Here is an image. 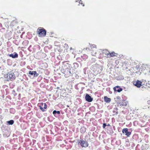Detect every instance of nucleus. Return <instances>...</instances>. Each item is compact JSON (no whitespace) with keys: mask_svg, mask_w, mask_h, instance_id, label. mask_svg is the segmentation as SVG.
<instances>
[{"mask_svg":"<svg viewBox=\"0 0 150 150\" xmlns=\"http://www.w3.org/2000/svg\"><path fill=\"white\" fill-rule=\"evenodd\" d=\"M66 67L61 69V71L64 74L65 77L71 76L73 73L72 68L70 64H67Z\"/></svg>","mask_w":150,"mask_h":150,"instance_id":"1","label":"nucleus"},{"mask_svg":"<svg viewBox=\"0 0 150 150\" xmlns=\"http://www.w3.org/2000/svg\"><path fill=\"white\" fill-rule=\"evenodd\" d=\"M142 81L137 80L134 82L133 84L137 87L139 88L142 86Z\"/></svg>","mask_w":150,"mask_h":150,"instance_id":"5","label":"nucleus"},{"mask_svg":"<svg viewBox=\"0 0 150 150\" xmlns=\"http://www.w3.org/2000/svg\"><path fill=\"white\" fill-rule=\"evenodd\" d=\"M107 125H108V126H109V125H109V124H108Z\"/></svg>","mask_w":150,"mask_h":150,"instance_id":"36","label":"nucleus"},{"mask_svg":"<svg viewBox=\"0 0 150 150\" xmlns=\"http://www.w3.org/2000/svg\"><path fill=\"white\" fill-rule=\"evenodd\" d=\"M53 113L54 115H55L56 114H59L60 112L59 111H57L56 110H54L53 112Z\"/></svg>","mask_w":150,"mask_h":150,"instance_id":"18","label":"nucleus"},{"mask_svg":"<svg viewBox=\"0 0 150 150\" xmlns=\"http://www.w3.org/2000/svg\"><path fill=\"white\" fill-rule=\"evenodd\" d=\"M92 69L96 74L99 73L102 71V68L100 65L96 64L92 66Z\"/></svg>","mask_w":150,"mask_h":150,"instance_id":"2","label":"nucleus"},{"mask_svg":"<svg viewBox=\"0 0 150 150\" xmlns=\"http://www.w3.org/2000/svg\"><path fill=\"white\" fill-rule=\"evenodd\" d=\"M149 72H150V70L149 71Z\"/></svg>","mask_w":150,"mask_h":150,"instance_id":"37","label":"nucleus"},{"mask_svg":"<svg viewBox=\"0 0 150 150\" xmlns=\"http://www.w3.org/2000/svg\"><path fill=\"white\" fill-rule=\"evenodd\" d=\"M13 92H15V91H14V90H13Z\"/></svg>","mask_w":150,"mask_h":150,"instance_id":"40","label":"nucleus"},{"mask_svg":"<svg viewBox=\"0 0 150 150\" xmlns=\"http://www.w3.org/2000/svg\"><path fill=\"white\" fill-rule=\"evenodd\" d=\"M104 100L105 102L106 103H109L111 101V99L108 98L107 96H105L104 98Z\"/></svg>","mask_w":150,"mask_h":150,"instance_id":"14","label":"nucleus"},{"mask_svg":"<svg viewBox=\"0 0 150 150\" xmlns=\"http://www.w3.org/2000/svg\"><path fill=\"white\" fill-rule=\"evenodd\" d=\"M38 106L40 107V109L42 111L44 112L45 111V109L44 108H43L42 107H41V105H40V104H38Z\"/></svg>","mask_w":150,"mask_h":150,"instance_id":"21","label":"nucleus"},{"mask_svg":"<svg viewBox=\"0 0 150 150\" xmlns=\"http://www.w3.org/2000/svg\"><path fill=\"white\" fill-rule=\"evenodd\" d=\"M85 99L88 102H91L93 100V98L88 94H86V95Z\"/></svg>","mask_w":150,"mask_h":150,"instance_id":"7","label":"nucleus"},{"mask_svg":"<svg viewBox=\"0 0 150 150\" xmlns=\"http://www.w3.org/2000/svg\"><path fill=\"white\" fill-rule=\"evenodd\" d=\"M96 52H95L94 53V52H92L91 53L92 55H93V56L95 55L96 54Z\"/></svg>","mask_w":150,"mask_h":150,"instance_id":"27","label":"nucleus"},{"mask_svg":"<svg viewBox=\"0 0 150 150\" xmlns=\"http://www.w3.org/2000/svg\"><path fill=\"white\" fill-rule=\"evenodd\" d=\"M79 4H83V3H82V1L81 0H80V1L79 2Z\"/></svg>","mask_w":150,"mask_h":150,"instance_id":"30","label":"nucleus"},{"mask_svg":"<svg viewBox=\"0 0 150 150\" xmlns=\"http://www.w3.org/2000/svg\"><path fill=\"white\" fill-rule=\"evenodd\" d=\"M96 46L95 45H91V49L94 48H95L96 49Z\"/></svg>","mask_w":150,"mask_h":150,"instance_id":"22","label":"nucleus"},{"mask_svg":"<svg viewBox=\"0 0 150 150\" xmlns=\"http://www.w3.org/2000/svg\"><path fill=\"white\" fill-rule=\"evenodd\" d=\"M115 54L114 52H112L111 53H110L109 54V55L108 56V57H111L115 56Z\"/></svg>","mask_w":150,"mask_h":150,"instance_id":"17","label":"nucleus"},{"mask_svg":"<svg viewBox=\"0 0 150 150\" xmlns=\"http://www.w3.org/2000/svg\"><path fill=\"white\" fill-rule=\"evenodd\" d=\"M18 57V54L16 52H14L13 54H10V57H11L13 58H17Z\"/></svg>","mask_w":150,"mask_h":150,"instance_id":"12","label":"nucleus"},{"mask_svg":"<svg viewBox=\"0 0 150 150\" xmlns=\"http://www.w3.org/2000/svg\"><path fill=\"white\" fill-rule=\"evenodd\" d=\"M47 108V104L45 103H44V105L43 106V108L44 109H46Z\"/></svg>","mask_w":150,"mask_h":150,"instance_id":"23","label":"nucleus"},{"mask_svg":"<svg viewBox=\"0 0 150 150\" xmlns=\"http://www.w3.org/2000/svg\"><path fill=\"white\" fill-rule=\"evenodd\" d=\"M113 89L115 91H117L118 92H120L122 90V88H120L119 86H117L114 87Z\"/></svg>","mask_w":150,"mask_h":150,"instance_id":"8","label":"nucleus"},{"mask_svg":"<svg viewBox=\"0 0 150 150\" xmlns=\"http://www.w3.org/2000/svg\"><path fill=\"white\" fill-rule=\"evenodd\" d=\"M79 143H80L81 146L82 147H87L88 145L87 142L84 141L83 140H80V142L78 143V144Z\"/></svg>","mask_w":150,"mask_h":150,"instance_id":"4","label":"nucleus"},{"mask_svg":"<svg viewBox=\"0 0 150 150\" xmlns=\"http://www.w3.org/2000/svg\"><path fill=\"white\" fill-rule=\"evenodd\" d=\"M117 99H119L120 98V97L119 96H117Z\"/></svg>","mask_w":150,"mask_h":150,"instance_id":"31","label":"nucleus"},{"mask_svg":"<svg viewBox=\"0 0 150 150\" xmlns=\"http://www.w3.org/2000/svg\"><path fill=\"white\" fill-rule=\"evenodd\" d=\"M118 102L120 105H127V103L123 100H119Z\"/></svg>","mask_w":150,"mask_h":150,"instance_id":"10","label":"nucleus"},{"mask_svg":"<svg viewBox=\"0 0 150 150\" xmlns=\"http://www.w3.org/2000/svg\"><path fill=\"white\" fill-rule=\"evenodd\" d=\"M16 24V22L15 21H13L11 23V26H13L14 25H15Z\"/></svg>","mask_w":150,"mask_h":150,"instance_id":"20","label":"nucleus"},{"mask_svg":"<svg viewBox=\"0 0 150 150\" xmlns=\"http://www.w3.org/2000/svg\"><path fill=\"white\" fill-rule=\"evenodd\" d=\"M96 61V58H92L91 59V62H95V61Z\"/></svg>","mask_w":150,"mask_h":150,"instance_id":"25","label":"nucleus"},{"mask_svg":"<svg viewBox=\"0 0 150 150\" xmlns=\"http://www.w3.org/2000/svg\"><path fill=\"white\" fill-rule=\"evenodd\" d=\"M38 32L39 36L41 37L45 36L46 33V30L43 28L38 30Z\"/></svg>","mask_w":150,"mask_h":150,"instance_id":"3","label":"nucleus"},{"mask_svg":"<svg viewBox=\"0 0 150 150\" xmlns=\"http://www.w3.org/2000/svg\"><path fill=\"white\" fill-rule=\"evenodd\" d=\"M149 83L150 84V83Z\"/></svg>","mask_w":150,"mask_h":150,"instance_id":"41","label":"nucleus"},{"mask_svg":"<svg viewBox=\"0 0 150 150\" xmlns=\"http://www.w3.org/2000/svg\"><path fill=\"white\" fill-rule=\"evenodd\" d=\"M144 88V86H142V88Z\"/></svg>","mask_w":150,"mask_h":150,"instance_id":"35","label":"nucleus"},{"mask_svg":"<svg viewBox=\"0 0 150 150\" xmlns=\"http://www.w3.org/2000/svg\"><path fill=\"white\" fill-rule=\"evenodd\" d=\"M118 109L117 108H115L114 109V110L113 111V113H114V115H117L118 114L117 112Z\"/></svg>","mask_w":150,"mask_h":150,"instance_id":"16","label":"nucleus"},{"mask_svg":"<svg viewBox=\"0 0 150 150\" xmlns=\"http://www.w3.org/2000/svg\"><path fill=\"white\" fill-rule=\"evenodd\" d=\"M128 129L127 128H124L122 130V132L123 133H125V135L127 137H129V136L131 134V132H128Z\"/></svg>","mask_w":150,"mask_h":150,"instance_id":"6","label":"nucleus"},{"mask_svg":"<svg viewBox=\"0 0 150 150\" xmlns=\"http://www.w3.org/2000/svg\"><path fill=\"white\" fill-rule=\"evenodd\" d=\"M13 92H15V91H14V90H13Z\"/></svg>","mask_w":150,"mask_h":150,"instance_id":"39","label":"nucleus"},{"mask_svg":"<svg viewBox=\"0 0 150 150\" xmlns=\"http://www.w3.org/2000/svg\"><path fill=\"white\" fill-rule=\"evenodd\" d=\"M85 57H86V58H87L88 57V56L87 55H86Z\"/></svg>","mask_w":150,"mask_h":150,"instance_id":"34","label":"nucleus"},{"mask_svg":"<svg viewBox=\"0 0 150 150\" xmlns=\"http://www.w3.org/2000/svg\"><path fill=\"white\" fill-rule=\"evenodd\" d=\"M72 50V47H70V50Z\"/></svg>","mask_w":150,"mask_h":150,"instance_id":"33","label":"nucleus"},{"mask_svg":"<svg viewBox=\"0 0 150 150\" xmlns=\"http://www.w3.org/2000/svg\"><path fill=\"white\" fill-rule=\"evenodd\" d=\"M106 126H107V125H106V123H104L103 124V128H105Z\"/></svg>","mask_w":150,"mask_h":150,"instance_id":"26","label":"nucleus"},{"mask_svg":"<svg viewBox=\"0 0 150 150\" xmlns=\"http://www.w3.org/2000/svg\"><path fill=\"white\" fill-rule=\"evenodd\" d=\"M150 67V66L147 64H143L142 66V67L143 68V69L145 70V69H146L147 68H149Z\"/></svg>","mask_w":150,"mask_h":150,"instance_id":"15","label":"nucleus"},{"mask_svg":"<svg viewBox=\"0 0 150 150\" xmlns=\"http://www.w3.org/2000/svg\"><path fill=\"white\" fill-rule=\"evenodd\" d=\"M29 74H30L32 75H33L34 76L37 77L39 75L35 71H29L28 73Z\"/></svg>","mask_w":150,"mask_h":150,"instance_id":"9","label":"nucleus"},{"mask_svg":"<svg viewBox=\"0 0 150 150\" xmlns=\"http://www.w3.org/2000/svg\"><path fill=\"white\" fill-rule=\"evenodd\" d=\"M40 105H41V107H42V108L43 107L44 105V103H41V104H40Z\"/></svg>","mask_w":150,"mask_h":150,"instance_id":"28","label":"nucleus"},{"mask_svg":"<svg viewBox=\"0 0 150 150\" xmlns=\"http://www.w3.org/2000/svg\"><path fill=\"white\" fill-rule=\"evenodd\" d=\"M7 123L9 124V121H7Z\"/></svg>","mask_w":150,"mask_h":150,"instance_id":"32","label":"nucleus"},{"mask_svg":"<svg viewBox=\"0 0 150 150\" xmlns=\"http://www.w3.org/2000/svg\"><path fill=\"white\" fill-rule=\"evenodd\" d=\"M148 104H150V100H149L147 101Z\"/></svg>","mask_w":150,"mask_h":150,"instance_id":"29","label":"nucleus"},{"mask_svg":"<svg viewBox=\"0 0 150 150\" xmlns=\"http://www.w3.org/2000/svg\"><path fill=\"white\" fill-rule=\"evenodd\" d=\"M86 130V129L85 128H82L80 130L81 132V133H83L85 132Z\"/></svg>","mask_w":150,"mask_h":150,"instance_id":"19","label":"nucleus"},{"mask_svg":"<svg viewBox=\"0 0 150 150\" xmlns=\"http://www.w3.org/2000/svg\"><path fill=\"white\" fill-rule=\"evenodd\" d=\"M14 123V121L13 120H10V125H12Z\"/></svg>","mask_w":150,"mask_h":150,"instance_id":"24","label":"nucleus"},{"mask_svg":"<svg viewBox=\"0 0 150 150\" xmlns=\"http://www.w3.org/2000/svg\"><path fill=\"white\" fill-rule=\"evenodd\" d=\"M103 53L104 55H106V57H108L110 52H109L108 50H103Z\"/></svg>","mask_w":150,"mask_h":150,"instance_id":"13","label":"nucleus"},{"mask_svg":"<svg viewBox=\"0 0 150 150\" xmlns=\"http://www.w3.org/2000/svg\"><path fill=\"white\" fill-rule=\"evenodd\" d=\"M13 92H15V91H14V90H13Z\"/></svg>","mask_w":150,"mask_h":150,"instance_id":"38","label":"nucleus"},{"mask_svg":"<svg viewBox=\"0 0 150 150\" xmlns=\"http://www.w3.org/2000/svg\"><path fill=\"white\" fill-rule=\"evenodd\" d=\"M16 77L14 73L12 72H10V80H12L15 79Z\"/></svg>","mask_w":150,"mask_h":150,"instance_id":"11","label":"nucleus"}]
</instances>
